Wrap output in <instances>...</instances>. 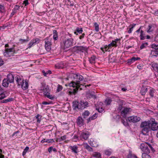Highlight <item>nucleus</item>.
<instances>
[{
  "label": "nucleus",
  "instance_id": "obj_35",
  "mask_svg": "<svg viewBox=\"0 0 158 158\" xmlns=\"http://www.w3.org/2000/svg\"><path fill=\"white\" fill-rule=\"evenodd\" d=\"M115 42L114 40H112V42L110 44H109L108 45V46L109 48H111V47H115L118 46V45L115 44Z\"/></svg>",
  "mask_w": 158,
  "mask_h": 158
},
{
  "label": "nucleus",
  "instance_id": "obj_60",
  "mask_svg": "<svg viewBox=\"0 0 158 158\" xmlns=\"http://www.w3.org/2000/svg\"><path fill=\"white\" fill-rule=\"evenodd\" d=\"M88 142L89 145L93 147H95V146L94 145L93 143L91 141H88Z\"/></svg>",
  "mask_w": 158,
  "mask_h": 158
},
{
  "label": "nucleus",
  "instance_id": "obj_8",
  "mask_svg": "<svg viewBox=\"0 0 158 158\" xmlns=\"http://www.w3.org/2000/svg\"><path fill=\"white\" fill-rule=\"evenodd\" d=\"M142 27V26L140 27L139 29L136 31L135 33V35H136V33H137L138 36V34H139V37L141 40H144L146 39L145 33L141 29Z\"/></svg>",
  "mask_w": 158,
  "mask_h": 158
},
{
  "label": "nucleus",
  "instance_id": "obj_61",
  "mask_svg": "<svg viewBox=\"0 0 158 158\" xmlns=\"http://www.w3.org/2000/svg\"><path fill=\"white\" fill-rule=\"evenodd\" d=\"M133 27H131L130 28L129 30L128 31V33L130 34L131 33L133 30Z\"/></svg>",
  "mask_w": 158,
  "mask_h": 158
},
{
  "label": "nucleus",
  "instance_id": "obj_27",
  "mask_svg": "<svg viewBox=\"0 0 158 158\" xmlns=\"http://www.w3.org/2000/svg\"><path fill=\"white\" fill-rule=\"evenodd\" d=\"M151 123L147 122H142L140 125L141 128L150 127Z\"/></svg>",
  "mask_w": 158,
  "mask_h": 158
},
{
  "label": "nucleus",
  "instance_id": "obj_36",
  "mask_svg": "<svg viewBox=\"0 0 158 158\" xmlns=\"http://www.w3.org/2000/svg\"><path fill=\"white\" fill-rule=\"evenodd\" d=\"M76 31L74 32V34H76V35H77V33H79V34L82 33L83 32V30H82V28H80L78 27H77L76 28Z\"/></svg>",
  "mask_w": 158,
  "mask_h": 158
},
{
  "label": "nucleus",
  "instance_id": "obj_28",
  "mask_svg": "<svg viewBox=\"0 0 158 158\" xmlns=\"http://www.w3.org/2000/svg\"><path fill=\"white\" fill-rule=\"evenodd\" d=\"M9 81L6 79H4L2 81V85L4 87H7L8 86Z\"/></svg>",
  "mask_w": 158,
  "mask_h": 158
},
{
  "label": "nucleus",
  "instance_id": "obj_14",
  "mask_svg": "<svg viewBox=\"0 0 158 158\" xmlns=\"http://www.w3.org/2000/svg\"><path fill=\"white\" fill-rule=\"evenodd\" d=\"M15 79L18 86H21V84L24 81L22 77L17 75L15 77Z\"/></svg>",
  "mask_w": 158,
  "mask_h": 158
},
{
  "label": "nucleus",
  "instance_id": "obj_6",
  "mask_svg": "<svg viewBox=\"0 0 158 158\" xmlns=\"http://www.w3.org/2000/svg\"><path fill=\"white\" fill-rule=\"evenodd\" d=\"M40 90L43 92L44 95L45 97L48 94H50L51 90L49 89L48 86L46 85L44 83L41 84Z\"/></svg>",
  "mask_w": 158,
  "mask_h": 158
},
{
  "label": "nucleus",
  "instance_id": "obj_34",
  "mask_svg": "<svg viewBox=\"0 0 158 158\" xmlns=\"http://www.w3.org/2000/svg\"><path fill=\"white\" fill-rule=\"evenodd\" d=\"M96 57L95 56H93L89 58V61L91 64H93L95 63Z\"/></svg>",
  "mask_w": 158,
  "mask_h": 158
},
{
  "label": "nucleus",
  "instance_id": "obj_54",
  "mask_svg": "<svg viewBox=\"0 0 158 158\" xmlns=\"http://www.w3.org/2000/svg\"><path fill=\"white\" fill-rule=\"evenodd\" d=\"M123 105L122 104H120L118 107L117 108V110L118 111H120L122 109Z\"/></svg>",
  "mask_w": 158,
  "mask_h": 158
},
{
  "label": "nucleus",
  "instance_id": "obj_38",
  "mask_svg": "<svg viewBox=\"0 0 158 158\" xmlns=\"http://www.w3.org/2000/svg\"><path fill=\"white\" fill-rule=\"evenodd\" d=\"M40 40L39 39L37 38L31 40V41L32 43H33V44L34 45L36 44L39 43Z\"/></svg>",
  "mask_w": 158,
  "mask_h": 158
},
{
  "label": "nucleus",
  "instance_id": "obj_46",
  "mask_svg": "<svg viewBox=\"0 0 158 158\" xmlns=\"http://www.w3.org/2000/svg\"><path fill=\"white\" fill-rule=\"evenodd\" d=\"M29 149V148L28 147H26L25 148L24 150L23 153H22V155L23 156H24L27 152V151Z\"/></svg>",
  "mask_w": 158,
  "mask_h": 158
},
{
  "label": "nucleus",
  "instance_id": "obj_37",
  "mask_svg": "<svg viewBox=\"0 0 158 158\" xmlns=\"http://www.w3.org/2000/svg\"><path fill=\"white\" fill-rule=\"evenodd\" d=\"M13 100L14 98H11L6 99L3 100L2 101H1V102L2 103H6L8 102L13 101Z\"/></svg>",
  "mask_w": 158,
  "mask_h": 158
},
{
  "label": "nucleus",
  "instance_id": "obj_17",
  "mask_svg": "<svg viewBox=\"0 0 158 158\" xmlns=\"http://www.w3.org/2000/svg\"><path fill=\"white\" fill-rule=\"evenodd\" d=\"M142 133L145 135H148V132L151 131V128L150 127H143L142 128Z\"/></svg>",
  "mask_w": 158,
  "mask_h": 158
},
{
  "label": "nucleus",
  "instance_id": "obj_43",
  "mask_svg": "<svg viewBox=\"0 0 158 158\" xmlns=\"http://www.w3.org/2000/svg\"><path fill=\"white\" fill-rule=\"evenodd\" d=\"M148 153H143L142 155V158H150V156L148 155Z\"/></svg>",
  "mask_w": 158,
  "mask_h": 158
},
{
  "label": "nucleus",
  "instance_id": "obj_42",
  "mask_svg": "<svg viewBox=\"0 0 158 158\" xmlns=\"http://www.w3.org/2000/svg\"><path fill=\"white\" fill-rule=\"evenodd\" d=\"M94 26L95 27V30L97 32H98L99 31V25L98 23L96 22H95L94 23Z\"/></svg>",
  "mask_w": 158,
  "mask_h": 158
},
{
  "label": "nucleus",
  "instance_id": "obj_32",
  "mask_svg": "<svg viewBox=\"0 0 158 158\" xmlns=\"http://www.w3.org/2000/svg\"><path fill=\"white\" fill-rule=\"evenodd\" d=\"M125 119H121V122L123 124V125L126 127H127L129 126V124L127 123V119L126 118H124Z\"/></svg>",
  "mask_w": 158,
  "mask_h": 158
},
{
  "label": "nucleus",
  "instance_id": "obj_2",
  "mask_svg": "<svg viewBox=\"0 0 158 158\" xmlns=\"http://www.w3.org/2000/svg\"><path fill=\"white\" fill-rule=\"evenodd\" d=\"M140 148L143 151L146 153H149L150 149L152 151L154 150V149L150 144L146 142L141 143Z\"/></svg>",
  "mask_w": 158,
  "mask_h": 158
},
{
  "label": "nucleus",
  "instance_id": "obj_39",
  "mask_svg": "<svg viewBox=\"0 0 158 158\" xmlns=\"http://www.w3.org/2000/svg\"><path fill=\"white\" fill-rule=\"evenodd\" d=\"M111 99L109 98H107L105 100V104L106 105H109L112 102Z\"/></svg>",
  "mask_w": 158,
  "mask_h": 158
},
{
  "label": "nucleus",
  "instance_id": "obj_21",
  "mask_svg": "<svg viewBox=\"0 0 158 158\" xmlns=\"http://www.w3.org/2000/svg\"><path fill=\"white\" fill-rule=\"evenodd\" d=\"M73 110L77 111L78 110H79V103L78 102L76 101L73 102Z\"/></svg>",
  "mask_w": 158,
  "mask_h": 158
},
{
  "label": "nucleus",
  "instance_id": "obj_41",
  "mask_svg": "<svg viewBox=\"0 0 158 158\" xmlns=\"http://www.w3.org/2000/svg\"><path fill=\"white\" fill-rule=\"evenodd\" d=\"M104 152L106 155L110 156L112 153V151L111 149H107Z\"/></svg>",
  "mask_w": 158,
  "mask_h": 158
},
{
  "label": "nucleus",
  "instance_id": "obj_53",
  "mask_svg": "<svg viewBox=\"0 0 158 158\" xmlns=\"http://www.w3.org/2000/svg\"><path fill=\"white\" fill-rule=\"evenodd\" d=\"M151 54L155 56H156V54L158 55V53L155 50L151 51Z\"/></svg>",
  "mask_w": 158,
  "mask_h": 158
},
{
  "label": "nucleus",
  "instance_id": "obj_25",
  "mask_svg": "<svg viewBox=\"0 0 158 158\" xmlns=\"http://www.w3.org/2000/svg\"><path fill=\"white\" fill-rule=\"evenodd\" d=\"M84 147L89 152H93V148L90 146L87 143H85L83 144Z\"/></svg>",
  "mask_w": 158,
  "mask_h": 158
},
{
  "label": "nucleus",
  "instance_id": "obj_63",
  "mask_svg": "<svg viewBox=\"0 0 158 158\" xmlns=\"http://www.w3.org/2000/svg\"><path fill=\"white\" fill-rule=\"evenodd\" d=\"M19 6L15 5L13 10H15V11L18 10L19 9Z\"/></svg>",
  "mask_w": 158,
  "mask_h": 158
},
{
  "label": "nucleus",
  "instance_id": "obj_55",
  "mask_svg": "<svg viewBox=\"0 0 158 158\" xmlns=\"http://www.w3.org/2000/svg\"><path fill=\"white\" fill-rule=\"evenodd\" d=\"M96 110H97L100 113H101L103 110V109L102 108V107L101 108H96Z\"/></svg>",
  "mask_w": 158,
  "mask_h": 158
},
{
  "label": "nucleus",
  "instance_id": "obj_48",
  "mask_svg": "<svg viewBox=\"0 0 158 158\" xmlns=\"http://www.w3.org/2000/svg\"><path fill=\"white\" fill-rule=\"evenodd\" d=\"M42 72L43 73L44 75L45 76H47V75L48 73H51V71L50 70H48L46 72H45L44 70H43Z\"/></svg>",
  "mask_w": 158,
  "mask_h": 158
},
{
  "label": "nucleus",
  "instance_id": "obj_47",
  "mask_svg": "<svg viewBox=\"0 0 158 158\" xmlns=\"http://www.w3.org/2000/svg\"><path fill=\"white\" fill-rule=\"evenodd\" d=\"M148 45V43L147 42L142 44L140 47V49H142L144 48L146 46H147Z\"/></svg>",
  "mask_w": 158,
  "mask_h": 158
},
{
  "label": "nucleus",
  "instance_id": "obj_26",
  "mask_svg": "<svg viewBox=\"0 0 158 158\" xmlns=\"http://www.w3.org/2000/svg\"><path fill=\"white\" fill-rule=\"evenodd\" d=\"M148 88L146 87L143 86L141 87L140 90V93L142 95H145L147 91Z\"/></svg>",
  "mask_w": 158,
  "mask_h": 158
},
{
  "label": "nucleus",
  "instance_id": "obj_50",
  "mask_svg": "<svg viewBox=\"0 0 158 158\" xmlns=\"http://www.w3.org/2000/svg\"><path fill=\"white\" fill-rule=\"evenodd\" d=\"M63 89L62 86L60 85H58V87L57 89V92L60 91Z\"/></svg>",
  "mask_w": 158,
  "mask_h": 158
},
{
  "label": "nucleus",
  "instance_id": "obj_24",
  "mask_svg": "<svg viewBox=\"0 0 158 158\" xmlns=\"http://www.w3.org/2000/svg\"><path fill=\"white\" fill-rule=\"evenodd\" d=\"M149 94L152 98L155 96L156 95V90L153 88L149 87Z\"/></svg>",
  "mask_w": 158,
  "mask_h": 158
},
{
  "label": "nucleus",
  "instance_id": "obj_5",
  "mask_svg": "<svg viewBox=\"0 0 158 158\" xmlns=\"http://www.w3.org/2000/svg\"><path fill=\"white\" fill-rule=\"evenodd\" d=\"M16 53V51L14 50L13 48H6L5 50V52H3V55L7 57H10L14 56Z\"/></svg>",
  "mask_w": 158,
  "mask_h": 158
},
{
  "label": "nucleus",
  "instance_id": "obj_20",
  "mask_svg": "<svg viewBox=\"0 0 158 158\" xmlns=\"http://www.w3.org/2000/svg\"><path fill=\"white\" fill-rule=\"evenodd\" d=\"M151 126V129L153 131L157 130L158 128V125L157 123L155 122H153L152 123H151L150 126Z\"/></svg>",
  "mask_w": 158,
  "mask_h": 158
},
{
  "label": "nucleus",
  "instance_id": "obj_45",
  "mask_svg": "<svg viewBox=\"0 0 158 158\" xmlns=\"http://www.w3.org/2000/svg\"><path fill=\"white\" fill-rule=\"evenodd\" d=\"M5 12V9L3 5H0V12L3 13Z\"/></svg>",
  "mask_w": 158,
  "mask_h": 158
},
{
  "label": "nucleus",
  "instance_id": "obj_57",
  "mask_svg": "<svg viewBox=\"0 0 158 158\" xmlns=\"http://www.w3.org/2000/svg\"><path fill=\"white\" fill-rule=\"evenodd\" d=\"M54 142H55V141L53 139H48L47 143H52Z\"/></svg>",
  "mask_w": 158,
  "mask_h": 158
},
{
  "label": "nucleus",
  "instance_id": "obj_3",
  "mask_svg": "<svg viewBox=\"0 0 158 158\" xmlns=\"http://www.w3.org/2000/svg\"><path fill=\"white\" fill-rule=\"evenodd\" d=\"M72 76L74 80L76 81V83H78V85L80 86V87H83V88L86 87V85H85L84 86V85L82 84H80V81H82L83 79V77L82 76L76 74H73Z\"/></svg>",
  "mask_w": 158,
  "mask_h": 158
},
{
  "label": "nucleus",
  "instance_id": "obj_58",
  "mask_svg": "<svg viewBox=\"0 0 158 158\" xmlns=\"http://www.w3.org/2000/svg\"><path fill=\"white\" fill-rule=\"evenodd\" d=\"M73 140L74 141H77V140H78V137L76 135H74L73 138Z\"/></svg>",
  "mask_w": 158,
  "mask_h": 158
},
{
  "label": "nucleus",
  "instance_id": "obj_40",
  "mask_svg": "<svg viewBox=\"0 0 158 158\" xmlns=\"http://www.w3.org/2000/svg\"><path fill=\"white\" fill-rule=\"evenodd\" d=\"M152 27V25H149L148 26V27L147 28V31L148 33H150L153 31Z\"/></svg>",
  "mask_w": 158,
  "mask_h": 158
},
{
  "label": "nucleus",
  "instance_id": "obj_9",
  "mask_svg": "<svg viewBox=\"0 0 158 158\" xmlns=\"http://www.w3.org/2000/svg\"><path fill=\"white\" fill-rule=\"evenodd\" d=\"M139 117L136 116H130L127 118V120L130 122L133 123H137L140 120Z\"/></svg>",
  "mask_w": 158,
  "mask_h": 158
},
{
  "label": "nucleus",
  "instance_id": "obj_56",
  "mask_svg": "<svg viewBox=\"0 0 158 158\" xmlns=\"http://www.w3.org/2000/svg\"><path fill=\"white\" fill-rule=\"evenodd\" d=\"M157 45L155 44H153L151 45L152 48H154L155 50H157Z\"/></svg>",
  "mask_w": 158,
  "mask_h": 158
},
{
  "label": "nucleus",
  "instance_id": "obj_4",
  "mask_svg": "<svg viewBox=\"0 0 158 158\" xmlns=\"http://www.w3.org/2000/svg\"><path fill=\"white\" fill-rule=\"evenodd\" d=\"M64 49L69 48L73 45V40L72 38L67 39L63 41Z\"/></svg>",
  "mask_w": 158,
  "mask_h": 158
},
{
  "label": "nucleus",
  "instance_id": "obj_11",
  "mask_svg": "<svg viewBox=\"0 0 158 158\" xmlns=\"http://www.w3.org/2000/svg\"><path fill=\"white\" fill-rule=\"evenodd\" d=\"M131 108H124L121 112V115L123 118H126L127 114L129 112Z\"/></svg>",
  "mask_w": 158,
  "mask_h": 158
},
{
  "label": "nucleus",
  "instance_id": "obj_1",
  "mask_svg": "<svg viewBox=\"0 0 158 158\" xmlns=\"http://www.w3.org/2000/svg\"><path fill=\"white\" fill-rule=\"evenodd\" d=\"M78 83L75 81H72L69 84V86L72 87L73 89H71V91L69 92V94L70 95H75L77 92L79 88L81 90L83 87H80L78 85Z\"/></svg>",
  "mask_w": 158,
  "mask_h": 158
},
{
  "label": "nucleus",
  "instance_id": "obj_22",
  "mask_svg": "<svg viewBox=\"0 0 158 158\" xmlns=\"http://www.w3.org/2000/svg\"><path fill=\"white\" fill-rule=\"evenodd\" d=\"M98 113H96L92 116L90 117L88 119H87V123H88L91 120L96 119L98 117Z\"/></svg>",
  "mask_w": 158,
  "mask_h": 158
},
{
  "label": "nucleus",
  "instance_id": "obj_10",
  "mask_svg": "<svg viewBox=\"0 0 158 158\" xmlns=\"http://www.w3.org/2000/svg\"><path fill=\"white\" fill-rule=\"evenodd\" d=\"M73 49L75 51H78L83 52L87 51V48L86 47L75 46L73 47Z\"/></svg>",
  "mask_w": 158,
  "mask_h": 158
},
{
  "label": "nucleus",
  "instance_id": "obj_44",
  "mask_svg": "<svg viewBox=\"0 0 158 158\" xmlns=\"http://www.w3.org/2000/svg\"><path fill=\"white\" fill-rule=\"evenodd\" d=\"M36 118L37 119V123H40V121L41 120V117L38 114L37 116H35Z\"/></svg>",
  "mask_w": 158,
  "mask_h": 158
},
{
  "label": "nucleus",
  "instance_id": "obj_52",
  "mask_svg": "<svg viewBox=\"0 0 158 158\" xmlns=\"http://www.w3.org/2000/svg\"><path fill=\"white\" fill-rule=\"evenodd\" d=\"M55 67L56 68L58 69H61V68H63V67L61 65H60V64L59 63H57V64H55Z\"/></svg>",
  "mask_w": 158,
  "mask_h": 158
},
{
  "label": "nucleus",
  "instance_id": "obj_30",
  "mask_svg": "<svg viewBox=\"0 0 158 158\" xmlns=\"http://www.w3.org/2000/svg\"><path fill=\"white\" fill-rule=\"evenodd\" d=\"M92 156L96 158H101V154L98 152H94L92 155Z\"/></svg>",
  "mask_w": 158,
  "mask_h": 158
},
{
  "label": "nucleus",
  "instance_id": "obj_23",
  "mask_svg": "<svg viewBox=\"0 0 158 158\" xmlns=\"http://www.w3.org/2000/svg\"><path fill=\"white\" fill-rule=\"evenodd\" d=\"M14 78L13 75L11 73H9L7 75V78L6 79L8 80L10 83H11L14 82Z\"/></svg>",
  "mask_w": 158,
  "mask_h": 158
},
{
  "label": "nucleus",
  "instance_id": "obj_49",
  "mask_svg": "<svg viewBox=\"0 0 158 158\" xmlns=\"http://www.w3.org/2000/svg\"><path fill=\"white\" fill-rule=\"evenodd\" d=\"M45 97H47V98H48L49 99H50L51 100H53L54 98L55 97L54 96H52V95H50V94H48Z\"/></svg>",
  "mask_w": 158,
  "mask_h": 158
},
{
  "label": "nucleus",
  "instance_id": "obj_7",
  "mask_svg": "<svg viewBox=\"0 0 158 158\" xmlns=\"http://www.w3.org/2000/svg\"><path fill=\"white\" fill-rule=\"evenodd\" d=\"M44 40L45 43V48L48 51H49L52 48V39L50 38V37H48L46 38Z\"/></svg>",
  "mask_w": 158,
  "mask_h": 158
},
{
  "label": "nucleus",
  "instance_id": "obj_12",
  "mask_svg": "<svg viewBox=\"0 0 158 158\" xmlns=\"http://www.w3.org/2000/svg\"><path fill=\"white\" fill-rule=\"evenodd\" d=\"M88 102H84V101H81L79 103V110L83 109L86 107H87Z\"/></svg>",
  "mask_w": 158,
  "mask_h": 158
},
{
  "label": "nucleus",
  "instance_id": "obj_59",
  "mask_svg": "<svg viewBox=\"0 0 158 158\" xmlns=\"http://www.w3.org/2000/svg\"><path fill=\"white\" fill-rule=\"evenodd\" d=\"M33 45H34L33 44V43H32L31 41L28 44V47L27 49L31 48Z\"/></svg>",
  "mask_w": 158,
  "mask_h": 158
},
{
  "label": "nucleus",
  "instance_id": "obj_15",
  "mask_svg": "<svg viewBox=\"0 0 158 158\" xmlns=\"http://www.w3.org/2000/svg\"><path fill=\"white\" fill-rule=\"evenodd\" d=\"M21 87L23 90L27 89L28 87V84L27 80H25L22 82L21 84Z\"/></svg>",
  "mask_w": 158,
  "mask_h": 158
},
{
  "label": "nucleus",
  "instance_id": "obj_19",
  "mask_svg": "<svg viewBox=\"0 0 158 158\" xmlns=\"http://www.w3.org/2000/svg\"><path fill=\"white\" fill-rule=\"evenodd\" d=\"M69 148L71 150L72 152L74 153L77 154L78 152V147L76 145L74 146H70Z\"/></svg>",
  "mask_w": 158,
  "mask_h": 158
},
{
  "label": "nucleus",
  "instance_id": "obj_62",
  "mask_svg": "<svg viewBox=\"0 0 158 158\" xmlns=\"http://www.w3.org/2000/svg\"><path fill=\"white\" fill-rule=\"evenodd\" d=\"M66 135H64L61 137L60 139L61 140H64L66 139Z\"/></svg>",
  "mask_w": 158,
  "mask_h": 158
},
{
  "label": "nucleus",
  "instance_id": "obj_64",
  "mask_svg": "<svg viewBox=\"0 0 158 158\" xmlns=\"http://www.w3.org/2000/svg\"><path fill=\"white\" fill-rule=\"evenodd\" d=\"M155 41L158 42V35L156 36L154 38Z\"/></svg>",
  "mask_w": 158,
  "mask_h": 158
},
{
  "label": "nucleus",
  "instance_id": "obj_13",
  "mask_svg": "<svg viewBox=\"0 0 158 158\" xmlns=\"http://www.w3.org/2000/svg\"><path fill=\"white\" fill-rule=\"evenodd\" d=\"M89 135V132L88 131H84L81 134V137L85 140H86L88 138Z\"/></svg>",
  "mask_w": 158,
  "mask_h": 158
},
{
  "label": "nucleus",
  "instance_id": "obj_18",
  "mask_svg": "<svg viewBox=\"0 0 158 158\" xmlns=\"http://www.w3.org/2000/svg\"><path fill=\"white\" fill-rule=\"evenodd\" d=\"M95 92L93 91H89L87 93V97L89 98H95L96 96L95 95Z\"/></svg>",
  "mask_w": 158,
  "mask_h": 158
},
{
  "label": "nucleus",
  "instance_id": "obj_51",
  "mask_svg": "<svg viewBox=\"0 0 158 158\" xmlns=\"http://www.w3.org/2000/svg\"><path fill=\"white\" fill-rule=\"evenodd\" d=\"M6 97L4 93H2L0 94V100H2Z\"/></svg>",
  "mask_w": 158,
  "mask_h": 158
},
{
  "label": "nucleus",
  "instance_id": "obj_33",
  "mask_svg": "<svg viewBox=\"0 0 158 158\" xmlns=\"http://www.w3.org/2000/svg\"><path fill=\"white\" fill-rule=\"evenodd\" d=\"M90 113L89 112L88 110H85L82 114V116L84 118H86L89 115Z\"/></svg>",
  "mask_w": 158,
  "mask_h": 158
},
{
  "label": "nucleus",
  "instance_id": "obj_31",
  "mask_svg": "<svg viewBox=\"0 0 158 158\" xmlns=\"http://www.w3.org/2000/svg\"><path fill=\"white\" fill-rule=\"evenodd\" d=\"M29 38L28 36L27 37L26 39H20L19 40V43L21 44H23L24 43H26L29 41Z\"/></svg>",
  "mask_w": 158,
  "mask_h": 158
},
{
  "label": "nucleus",
  "instance_id": "obj_29",
  "mask_svg": "<svg viewBox=\"0 0 158 158\" xmlns=\"http://www.w3.org/2000/svg\"><path fill=\"white\" fill-rule=\"evenodd\" d=\"M53 38L55 40H56L58 38V33L56 30H54L53 31Z\"/></svg>",
  "mask_w": 158,
  "mask_h": 158
},
{
  "label": "nucleus",
  "instance_id": "obj_16",
  "mask_svg": "<svg viewBox=\"0 0 158 158\" xmlns=\"http://www.w3.org/2000/svg\"><path fill=\"white\" fill-rule=\"evenodd\" d=\"M77 124L80 127L83 126L84 124V120L81 117L79 116L76 121Z\"/></svg>",
  "mask_w": 158,
  "mask_h": 158
}]
</instances>
